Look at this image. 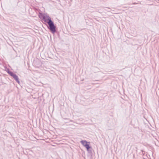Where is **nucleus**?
Listing matches in <instances>:
<instances>
[{"label": "nucleus", "mask_w": 159, "mask_h": 159, "mask_svg": "<svg viewBox=\"0 0 159 159\" xmlns=\"http://www.w3.org/2000/svg\"><path fill=\"white\" fill-rule=\"evenodd\" d=\"M85 148H86L89 155L92 157L93 155L92 151L93 150L92 147L89 144Z\"/></svg>", "instance_id": "nucleus-2"}, {"label": "nucleus", "mask_w": 159, "mask_h": 159, "mask_svg": "<svg viewBox=\"0 0 159 159\" xmlns=\"http://www.w3.org/2000/svg\"><path fill=\"white\" fill-rule=\"evenodd\" d=\"M7 72L10 76L13 72L10 71L9 69L7 70Z\"/></svg>", "instance_id": "nucleus-7"}, {"label": "nucleus", "mask_w": 159, "mask_h": 159, "mask_svg": "<svg viewBox=\"0 0 159 159\" xmlns=\"http://www.w3.org/2000/svg\"><path fill=\"white\" fill-rule=\"evenodd\" d=\"M80 143L83 146L85 147V148L86 147L90 144V142H87L86 141L84 140H81L80 141Z\"/></svg>", "instance_id": "nucleus-4"}, {"label": "nucleus", "mask_w": 159, "mask_h": 159, "mask_svg": "<svg viewBox=\"0 0 159 159\" xmlns=\"http://www.w3.org/2000/svg\"><path fill=\"white\" fill-rule=\"evenodd\" d=\"M107 8L108 9V10H107V11H110V10H111V9L109 8Z\"/></svg>", "instance_id": "nucleus-8"}, {"label": "nucleus", "mask_w": 159, "mask_h": 159, "mask_svg": "<svg viewBox=\"0 0 159 159\" xmlns=\"http://www.w3.org/2000/svg\"><path fill=\"white\" fill-rule=\"evenodd\" d=\"M43 20L46 23H48L49 21L52 20L51 18L48 15L45 16Z\"/></svg>", "instance_id": "nucleus-5"}, {"label": "nucleus", "mask_w": 159, "mask_h": 159, "mask_svg": "<svg viewBox=\"0 0 159 159\" xmlns=\"http://www.w3.org/2000/svg\"><path fill=\"white\" fill-rule=\"evenodd\" d=\"M135 149H136V150L137 151V147H135Z\"/></svg>", "instance_id": "nucleus-9"}, {"label": "nucleus", "mask_w": 159, "mask_h": 159, "mask_svg": "<svg viewBox=\"0 0 159 159\" xmlns=\"http://www.w3.org/2000/svg\"><path fill=\"white\" fill-rule=\"evenodd\" d=\"M45 16V14H43L41 13H39V17L40 19L43 20Z\"/></svg>", "instance_id": "nucleus-6"}, {"label": "nucleus", "mask_w": 159, "mask_h": 159, "mask_svg": "<svg viewBox=\"0 0 159 159\" xmlns=\"http://www.w3.org/2000/svg\"><path fill=\"white\" fill-rule=\"evenodd\" d=\"M11 76L19 84H20V81L19 80V78L18 76L15 73H14L13 72V73L11 74Z\"/></svg>", "instance_id": "nucleus-3"}, {"label": "nucleus", "mask_w": 159, "mask_h": 159, "mask_svg": "<svg viewBox=\"0 0 159 159\" xmlns=\"http://www.w3.org/2000/svg\"><path fill=\"white\" fill-rule=\"evenodd\" d=\"M48 25H47L48 29L53 34H54L57 32V27L55 25L53 21L52 20L49 21L48 23Z\"/></svg>", "instance_id": "nucleus-1"}]
</instances>
